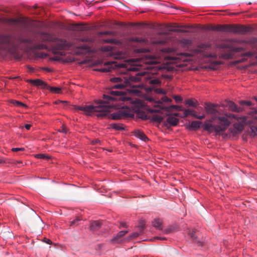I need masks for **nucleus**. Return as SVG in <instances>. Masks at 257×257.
I'll return each mask as SVG.
<instances>
[{"label":"nucleus","mask_w":257,"mask_h":257,"mask_svg":"<svg viewBox=\"0 0 257 257\" xmlns=\"http://www.w3.org/2000/svg\"><path fill=\"white\" fill-rule=\"evenodd\" d=\"M107 94L103 95V99L97 100L96 105H89L86 106H74V109L84 111V114L90 115L97 112L96 115L98 117H107L113 120H118L128 117L130 114L127 110H119L116 112L109 114V112L113 109L114 105L112 103L113 101L121 100L125 99V93L122 91L108 90Z\"/></svg>","instance_id":"obj_1"},{"label":"nucleus","mask_w":257,"mask_h":257,"mask_svg":"<svg viewBox=\"0 0 257 257\" xmlns=\"http://www.w3.org/2000/svg\"><path fill=\"white\" fill-rule=\"evenodd\" d=\"M125 64H121L118 66V72L124 74L118 77H112L110 79L112 82L116 83L112 87L116 89H121L126 87H136L137 85L134 83L142 81L143 79H147L148 75L145 72H135L131 68L125 69Z\"/></svg>","instance_id":"obj_2"},{"label":"nucleus","mask_w":257,"mask_h":257,"mask_svg":"<svg viewBox=\"0 0 257 257\" xmlns=\"http://www.w3.org/2000/svg\"><path fill=\"white\" fill-rule=\"evenodd\" d=\"M236 119V116L232 113H225L222 116L218 117V119L210 121H206L203 125L205 130L209 132H216V134L220 135L223 133L230 124L232 119Z\"/></svg>","instance_id":"obj_3"},{"label":"nucleus","mask_w":257,"mask_h":257,"mask_svg":"<svg viewBox=\"0 0 257 257\" xmlns=\"http://www.w3.org/2000/svg\"><path fill=\"white\" fill-rule=\"evenodd\" d=\"M0 50L9 52L16 59H20L22 57L21 54L17 52L12 37L9 35H0Z\"/></svg>","instance_id":"obj_4"},{"label":"nucleus","mask_w":257,"mask_h":257,"mask_svg":"<svg viewBox=\"0 0 257 257\" xmlns=\"http://www.w3.org/2000/svg\"><path fill=\"white\" fill-rule=\"evenodd\" d=\"M221 32L244 34L251 31V28L244 25H221Z\"/></svg>","instance_id":"obj_5"},{"label":"nucleus","mask_w":257,"mask_h":257,"mask_svg":"<svg viewBox=\"0 0 257 257\" xmlns=\"http://www.w3.org/2000/svg\"><path fill=\"white\" fill-rule=\"evenodd\" d=\"M54 45L52 46V52L55 54H58L61 56L64 55L62 50H67L71 47L73 45L72 43L67 42V41L56 38L55 41L54 42Z\"/></svg>","instance_id":"obj_6"},{"label":"nucleus","mask_w":257,"mask_h":257,"mask_svg":"<svg viewBox=\"0 0 257 257\" xmlns=\"http://www.w3.org/2000/svg\"><path fill=\"white\" fill-rule=\"evenodd\" d=\"M218 106V105L217 104L210 103H205V110L207 114L212 115L211 119H213V120L218 119V117L222 116L224 114V113H223L221 115L220 110L217 109Z\"/></svg>","instance_id":"obj_7"},{"label":"nucleus","mask_w":257,"mask_h":257,"mask_svg":"<svg viewBox=\"0 0 257 257\" xmlns=\"http://www.w3.org/2000/svg\"><path fill=\"white\" fill-rule=\"evenodd\" d=\"M145 63L148 64L150 66L148 68L151 69H154L155 71H158L162 69L161 66L159 64L160 62L158 59L152 56H149L146 57L145 60Z\"/></svg>","instance_id":"obj_8"},{"label":"nucleus","mask_w":257,"mask_h":257,"mask_svg":"<svg viewBox=\"0 0 257 257\" xmlns=\"http://www.w3.org/2000/svg\"><path fill=\"white\" fill-rule=\"evenodd\" d=\"M169 39L166 34H160L152 40V42L155 44L163 45L167 43Z\"/></svg>","instance_id":"obj_9"},{"label":"nucleus","mask_w":257,"mask_h":257,"mask_svg":"<svg viewBox=\"0 0 257 257\" xmlns=\"http://www.w3.org/2000/svg\"><path fill=\"white\" fill-rule=\"evenodd\" d=\"M177 115V113L169 115L167 118L166 121L164 123V125L167 127L176 125L179 122V119L176 117Z\"/></svg>","instance_id":"obj_10"},{"label":"nucleus","mask_w":257,"mask_h":257,"mask_svg":"<svg viewBox=\"0 0 257 257\" xmlns=\"http://www.w3.org/2000/svg\"><path fill=\"white\" fill-rule=\"evenodd\" d=\"M141 117L143 119L150 118L152 121L158 123H160L163 119V117L159 113L153 114L151 116L149 117H148L146 115H143Z\"/></svg>","instance_id":"obj_11"},{"label":"nucleus","mask_w":257,"mask_h":257,"mask_svg":"<svg viewBox=\"0 0 257 257\" xmlns=\"http://www.w3.org/2000/svg\"><path fill=\"white\" fill-rule=\"evenodd\" d=\"M128 231L127 230L120 231L113 238L111 239V242L113 243H120L122 242L121 238Z\"/></svg>","instance_id":"obj_12"},{"label":"nucleus","mask_w":257,"mask_h":257,"mask_svg":"<svg viewBox=\"0 0 257 257\" xmlns=\"http://www.w3.org/2000/svg\"><path fill=\"white\" fill-rule=\"evenodd\" d=\"M226 105L232 111L239 112L242 111L243 110L242 107H238L233 102L231 101H227Z\"/></svg>","instance_id":"obj_13"},{"label":"nucleus","mask_w":257,"mask_h":257,"mask_svg":"<svg viewBox=\"0 0 257 257\" xmlns=\"http://www.w3.org/2000/svg\"><path fill=\"white\" fill-rule=\"evenodd\" d=\"M27 82L37 86H41L43 88H46L48 85L44 81L38 79L35 80L28 79Z\"/></svg>","instance_id":"obj_14"},{"label":"nucleus","mask_w":257,"mask_h":257,"mask_svg":"<svg viewBox=\"0 0 257 257\" xmlns=\"http://www.w3.org/2000/svg\"><path fill=\"white\" fill-rule=\"evenodd\" d=\"M41 39L43 42H54L56 40V37H54L51 34L43 33L41 35Z\"/></svg>","instance_id":"obj_15"},{"label":"nucleus","mask_w":257,"mask_h":257,"mask_svg":"<svg viewBox=\"0 0 257 257\" xmlns=\"http://www.w3.org/2000/svg\"><path fill=\"white\" fill-rule=\"evenodd\" d=\"M102 223L98 221H93L90 223V230L91 231H97L101 227Z\"/></svg>","instance_id":"obj_16"},{"label":"nucleus","mask_w":257,"mask_h":257,"mask_svg":"<svg viewBox=\"0 0 257 257\" xmlns=\"http://www.w3.org/2000/svg\"><path fill=\"white\" fill-rule=\"evenodd\" d=\"M134 135L135 136L138 138L139 139L144 141H146L148 140V138L146 136V135L143 132L140 131V130H136L134 131Z\"/></svg>","instance_id":"obj_17"},{"label":"nucleus","mask_w":257,"mask_h":257,"mask_svg":"<svg viewBox=\"0 0 257 257\" xmlns=\"http://www.w3.org/2000/svg\"><path fill=\"white\" fill-rule=\"evenodd\" d=\"M162 221L160 219H155L152 222L153 226L159 230L162 229Z\"/></svg>","instance_id":"obj_18"},{"label":"nucleus","mask_w":257,"mask_h":257,"mask_svg":"<svg viewBox=\"0 0 257 257\" xmlns=\"http://www.w3.org/2000/svg\"><path fill=\"white\" fill-rule=\"evenodd\" d=\"M201 124V122L199 121H193L191 123L190 127L192 128L193 130H197L200 127V125Z\"/></svg>","instance_id":"obj_19"},{"label":"nucleus","mask_w":257,"mask_h":257,"mask_svg":"<svg viewBox=\"0 0 257 257\" xmlns=\"http://www.w3.org/2000/svg\"><path fill=\"white\" fill-rule=\"evenodd\" d=\"M183 113L184 117H187L190 115L194 117V114H195V111L191 109H184Z\"/></svg>","instance_id":"obj_20"},{"label":"nucleus","mask_w":257,"mask_h":257,"mask_svg":"<svg viewBox=\"0 0 257 257\" xmlns=\"http://www.w3.org/2000/svg\"><path fill=\"white\" fill-rule=\"evenodd\" d=\"M46 88L55 93L59 94L61 92V89L59 87H51L47 85V87Z\"/></svg>","instance_id":"obj_21"},{"label":"nucleus","mask_w":257,"mask_h":257,"mask_svg":"<svg viewBox=\"0 0 257 257\" xmlns=\"http://www.w3.org/2000/svg\"><path fill=\"white\" fill-rule=\"evenodd\" d=\"M148 83L152 85H159L161 84V81L158 79H149L148 80Z\"/></svg>","instance_id":"obj_22"},{"label":"nucleus","mask_w":257,"mask_h":257,"mask_svg":"<svg viewBox=\"0 0 257 257\" xmlns=\"http://www.w3.org/2000/svg\"><path fill=\"white\" fill-rule=\"evenodd\" d=\"M81 219L79 217H77L75 219H73L72 221H70V225H77L78 224V222L80 221Z\"/></svg>","instance_id":"obj_23"},{"label":"nucleus","mask_w":257,"mask_h":257,"mask_svg":"<svg viewBox=\"0 0 257 257\" xmlns=\"http://www.w3.org/2000/svg\"><path fill=\"white\" fill-rule=\"evenodd\" d=\"M11 103H12L15 106L27 107L26 104L19 101L12 100H11Z\"/></svg>","instance_id":"obj_24"},{"label":"nucleus","mask_w":257,"mask_h":257,"mask_svg":"<svg viewBox=\"0 0 257 257\" xmlns=\"http://www.w3.org/2000/svg\"><path fill=\"white\" fill-rule=\"evenodd\" d=\"M47 47L45 44H37L34 46V48L38 50H43L47 49Z\"/></svg>","instance_id":"obj_25"},{"label":"nucleus","mask_w":257,"mask_h":257,"mask_svg":"<svg viewBox=\"0 0 257 257\" xmlns=\"http://www.w3.org/2000/svg\"><path fill=\"white\" fill-rule=\"evenodd\" d=\"M35 157L38 159H49L50 158V157L49 156H46L45 154H38L35 155Z\"/></svg>","instance_id":"obj_26"},{"label":"nucleus","mask_w":257,"mask_h":257,"mask_svg":"<svg viewBox=\"0 0 257 257\" xmlns=\"http://www.w3.org/2000/svg\"><path fill=\"white\" fill-rule=\"evenodd\" d=\"M243 130V127L242 125H237L235 126V128L234 129V132L233 133L237 134L238 133L241 132Z\"/></svg>","instance_id":"obj_27"},{"label":"nucleus","mask_w":257,"mask_h":257,"mask_svg":"<svg viewBox=\"0 0 257 257\" xmlns=\"http://www.w3.org/2000/svg\"><path fill=\"white\" fill-rule=\"evenodd\" d=\"M111 127H112V128H113L116 130H122L124 129L123 127L121 125H120L119 124H116V123L112 124Z\"/></svg>","instance_id":"obj_28"},{"label":"nucleus","mask_w":257,"mask_h":257,"mask_svg":"<svg viewBox=\"0 0 257 257\" xmlns=\"http://www.w3.org/2000/svg\"><path fill=\"white\" fill-rule=\"evenodd\" d=\"M239 104L242 106H250L251 105V102L250 101L241 100L239 101Z\"/></svg>","instance_id":"obj_29"},{"label":"nucleus","mask_w":257,"mask_h":257,"mask_svg":"<svg viewBox=\"0 0 257 257\" xmlns=\"http://www.w3.org/2000/svg\"><path fill=\"white\" fill-rule=\"evenodd\" d=\"M186 104H188L189 106H193V107H196V104L195 102H194V101L192 99H188L186 101Z\"/></svg>","instance_id":"obj_30"},{"label":"nucleus","mask_w":257,"mask_h":257,"mask_svg":"<svg viewBox=\"0 0 257 257\" xmlns=\"http://www.w3.org/2000/svg\"><path fill=\"white\" fill-rule=\"evenodd\" d=\"M112 68V64H111L110 65H109L106 67H104L100 70V71L102 72H110L111 71V69Z\"/></svg>","instance_id":"obj_31"},{"label":"nucleus","mask_w":257,"mask_h":257,"mask_svg":"<svg viewBox=\"0 0 257 257\" xmlns=\"http://www.w3.org/2000/svg\"><path fill=\"white\" fill-rule=\"evenodd\" d=\"M210 47V45L207 44H201L199 46L200 51H203L207 49Z\"/></svg>","instance_id":"obj_32"},{"label":"nucleus","mask_w":257,"mask_h":257,"mask_svg":"<svg viewBox=\"0 0 257 257\" xmlns=\"http://www.w3.org/2000/svg\"><path fill=\"white\" fill-rule=\"evenodd\" d=\"M221 25H217L213 26L211 28V30L215 31L221 32Z\"/></svg>","instance_id":"obj_33"},{"label":"nucleus","mask_w":257,"mask_h":257,"mask_svg":"<svg viewBox=\"0 0 257 257\" xmlns=\"http://www.w3.org/2000/svg\"><path fill=\"white\" fill-rule=\"evenodd\" d=\"M100 35H111L113 34V32L111 31H105V32H101L99 33Z\"/></svg>","instance_id":"obj_34"},{"label":"nucleus","mask_w":257,"mask_h":257,"mask_svg":"<svg viewBox=\"0 0 257 257\" xmlns=\"http://www.w3.org/2000/svg\"><path fill=\"white\" fill-rule=\"evenodd\" d=\"M59 132L63 133H65V134H66L67 133V132H68V129H67V127L65 125H63L61 126V129L59 130Z\"/></svg>","instance_id":"obj_35"},{"label":"nucleus","mask_w":257,"mask_h":257,"mask_svg":"<svg viewBox=\"0 0 257 257\" xmlns=\"http://www.w3.org/2000/svg\"><path fill=\"white\" fill-rule=\"evenodd\" d=\"M141 233V232L140 233H139V232L133 233L131 235H130V239L135 238L137 237Z\"/></svg>","instance_id":"obj_36"},{"label":"nucleus","mask_w":257,"mask_h":257,"mask_svg":"<svg viewBox=\"0 0 257 257\" xmlns=\"http://www.w3.org/2000/svg\"><path fill=\"white\" fill-rule=\"evenodd\" d=\"M103 42L105 43L112 44L115 42V40L113 39H107L103 40Z\"/></svg>","instance_id":"obj_37"},{"label":"nucleus","mask_w":257,"mask_h":257,"mask_svg":"<svg viewBox=\"0 0 257 257\" xmlns=\"http://www.w3.org/2000/svg\"><path fill=\"white\" fill-rule=\"evenodd\" d=\"M145 226V223L143 221H141L140 223L139 227L140 228L141 233H143V228Z\"/></svg>","instance_id":"obj_38"},{"label":"nucleus","mask_w":257,"mask_h":257,"mask_svg":"<svg viewBox=\"0 0 257 257\" xmlns=\"http://www.w3.org/2000/svg\"><path fill=\"white\" fill-rule=\"evenodd\" d=\"M81 41L83 42H92L93 40L92 38H82Z\"/></svg>","instance_id":"obj_39"},{"label":"nucleus","mask_w":257,"mask_h":257,"mask_svg":"<svg viewBox=\"0 0 257 257\" xmlns=\"http://www.w3.org/2000/svg\"><path fill=\"white\" fill-rule=\"evenodd\" d=\"M182 43L185 45H188L191 44V41L189 39H183L182 40Z\"/></svg>","instance_id":"obj_40"},{"label":"nucleus","mask_w":257,"mask_h":257,"mask_svg":"<svg viewBox=\"0 0 257 257\" xmlns=\"http://www.w3.org/2000/svg\"><path fill=\"white\" fill-rule=\"evenodd\" d=\"M24 150V148H13L12 149V151L13 152L23 151Z\"/></svg>","instance_id":"obj_41"},{"label":"nucleus","mask_w":257,"mask_h":257,"mask_svg":"<svg viewBox=\"0 0 257 257\" xmlns=\"http://www.w3.org/2000/svg\"><path fill=\"white\" fill-rule=\"evenodd\" d=\"M133 41H135V42H143V43L145 42V40L144 39L141 38H136L134 39Z\"/></svg>","instance_id":"obj_42"},{"label":"nucleus","mask_w":257,"mask_h":257,"mask_svg":"<svg viewBox=\"0 0 257 257\" xmlns=\"http://www.w3.org/2000/svg\"><path fill=\"white\" fill-rule=\"evenodd\" d=\"M179 107H180L179 106L173 105L170 106L168 108V107H166V109H167V110H170L171 109H178Z\"/></svg>","instance_id":"obj_43"},{"label":"nucleus","mask_w":257,"mask_h":257,"mask_svg":"<svg viewBox=\"0 0 257 257\" xmlns=\"http://www.w3.org/2000/svg\"><path fill=\"white\" fill-rule=\"evenodd\" d=\"M205 117V116L204 114H203L202 115H198L196 113H195V114H194V117L197 118L199 119H202L204 118Z\"/></svg>","instance_id":"obj_44"},{"label":"nucleus","mask_w":257,"mask_h":257,"mask_svg":"<svg viewBox=\"0 0 257 257\" xmlns=\"http://www.w3.org/2000/svg\"><path fill=\"white\" fill-rule=\"evenodd\" d=\"M162 99H163V101H164V102H171L172 101V100L167 96L163 97Z\"/></svg>","instance_id":"obj_45"},{"label":"nucleus","mask_w":257,"mask_h":257,"mask_svg":"<svg viewBox=\"0 0 257 257\" xmlns=\"http://www.w3.org/2000/svg\"><path fill=\"white\" fill-rule=\"evenodd\" d=\"M222 57L224 59H228L231 58V56L229 54H224L222 55Z\"/></svg>","instance_id":"obj_46"},{"label":"nucleus","mask_w":257,"mask_h":257,"mask_svg":"<svg viewBox=\"0 0 257 257\" xmlns=\"http://www.w3.org/2000/svg\"><path fill=\"white\" fill-rule=\"evenodd\" d=\"M174 99L177 102L181 101L182 99L180 96H175Z\"/></svg>","instance_id":"obj_47"},{"label":"nucleus","mask_w":257,"mask_h":257,"mask_svg":"<svg viewBox=\"0 0 257 257\" xmlns=\"http://www.w3.org/2000/svg\"><path fill=\"white\" fill-rule=\"evenodd\" d=\"M79 48L82 50H88L89 49V47L86 45H82L80 47H79Z\"/></svg>","instance_id":"obj_48"},{"label":"nucleus","mask_w":257,"mask_h":257,"mask_svg":"<svg viewBox=\"0 0 257 257\" xmlns=\"http://www.w3.org/2000/svg\"><path fill=\"white\" fill-rule=\"evenodd\" d=\"M38 56L41 58H44L46 56V54L44 53H40L38 54Z\"/></svg>","instance_id":"obj_49"},{"label":"nucleus","mask_w":257,"mask_h":257,"mask_svg":"<svg viewBox=\"0 0 257 257\" xmlns=\"http://www.w3.org/2000/svg\"><path fill=\"white\" fill-rule=\"evenodd\" d=\"M44 241H45L46 243H48V244H51V243H52V241H51V240H50V239H47V238H45V239H44Z\"/></svg>","instance_id":"obj_50"},{"label":"nucleus","mask_w":257,"mask_h":257,"mask_svg":"<svg viewBox=\"0 0 257 257\" xmlns=\"http://www.w3.org/2000/svg\"><path fill=\"white\" fill-rule=\"evenodd\" d=\"M190 237L193 239V240H195V238H196V237L195 236V234H194V232H192V233H190Z\"/></svg>","instance_id":"obj_51"},{"label":"nucleus","mask_w":257,"mask_h":257,"mask_svg":"<svg viewBox=\"0 0 257 257\" xmlns=\"http://www.w3.org/2000/svg\"><path fill=\"white\" fill-rule=\"evenodd\" d=\"M25 127L27 130H29L30 129L31 125L30 124H26L25 125Z\"/></svg>","instance_id":"obj_52"},{"label":"nucleus","mask_w":257,"mask_h":257,"mask_svg":"<svg viewBox=\"0 0 257 257\" xmlns=\"http://www.w3.org/2000/svg\"><path fill=\"white\" fill-rule=\"evenodd\" d=\"M121 227H126L127 226L126 225V223L123 222H120V225L119 226V228H120Z\"/></svg>","instance_id":"obj_53"},{"label":"nucleus","mask_w":257,"mask_h":257,"mask_svg":"<svg viewBox=\"0 0 257 257\" xmlns=\"http://www.w3.org/2000/svg\"><path fill=\"white\" fill-rule=\"evenodd\" d=\"M67 103L66 101H60V100H59V101H57L55 102V104H59V103Z\"/></svg>","instance_id":"obj_54"},{"label":"nucleus","mask_w":257,"mask_h":257,"mask_svg":"<svg viewBox=\"0 0 257 257\" xmlns=\"http://www.w3.org/2000/svg\"><path fill=\"white\" fill-rule=\"evenodd\" d=\"M149 111L151 113H156L158 112L156 109H150Z\"/></svg>","instance_id":"obj_55"},{"label":"nucleus","mask_w":257,"mask_h":257,"mask_svg":"<svg viewBox=\"0 0 257 257\" xmlns=\"http://www.w3.org/2000/svg\"><path fill=\"white\" fill-rule=\"evenodd\" d=\"M207 56L208 57H215L216 55L215 54H209L207 55Z\"/></svg>","instance_id":"obj_56"},{"label":"nucleus","mask_w":257,"mask_h":257,"mask_svg":"<svg viewBox=\"0 0 257 257\" xmlns=\"http://www.w3.org/2000/svg\"><path fill=\"white\" fill-rule=\"evenodd\" d=\"M221 47L222 48H228V45L224 44V45H222Z\"/></svg>","instance_id":"obj_57"},{"label":"nucleus","mask_w":257,"mask_h":257,"mask_svg":"<svg viewBox=\"0 0 257 257\" xmlns=\"http://www.w3.org/2000/svg\"><path fill=\"white\" fill-rule=\"evenodd\" d=\"M252 113H257V110H253L252 111H250V112H249L248 113L249 114H251Z\"/></svg>","instance_id":"obj_58"},{"label":"nucleus","mask_w":257,"mask_h":257,"mask_svg":"<svg viewBox=\"0 0 257 257\" xmlns=\"http://www.w3.org/2000/svg\"><path fill=\"white\" fill-rule=\"evenodd\" d=\"M214 63L216 65H219L221 64V62L220 61H215Z\"/></svg>","instance_id":"obj_59"},{"label":"nucleus","mask_w":257,"mask_h":257,"mask_svg":"<svg viewBox=\"0 0 257 257\" xmlns=\"http://www.w3.org/2000/svg\"><path fill=\"white\" fill-rule=\"evenodd\" d=\"M22 42H23L26 43V42H29V41H28V40H27V39H24V40H22Z\"/></svg>","instance_id":"obj_60"},{"label":"nucleus","mask_w":257,"mask_h":257,"mask_svg":"<svg viewBox=\"0 0 257 257\" xmlns=\"http://www.w3.org/2000/svg\"><path fill=\"white\" fill-rule=\"evenodd\" d=\"M241 49V48H236L235 50V51L239 52Z\"/></svg>","instance_id":"obj_61"},{"label":"nucleus","mask_w":257,"mask_h":257,"mask_svg":"<svg viewBox=\"0 0 257 257\" xmlns=\"http://www.w3.org/2000/svg\"><path fill=\"white\" fill-rule=\"evenodd\" d=\"M254 99L255 100V101L257 102V96L254 97Z\"/></svg>","instance_id":"obj_62"},{"label":"nucleus","mask_w":257,"mask_h":257,"mask_svg":"<svg viewBox=\"0 0 257 257\" xmlns=\"http://www.w3.org/2000/svg\"><path fill=\"white\" fill-rule=\"evenodd\" d=\"M34 7V9H37V8H38V7H37V5H35V6H34V7Z\"/></svg>","instance_id":"obj_63"},{"label":"nucleus","mask_w":257,"mask_h":257,"mask_svg":"<svg viewBox=\"0 0 257 257\" xmlns=\"http://www.w3.org/2000/svg\"><path fill=\"white\" fill-rule=\"evenodd\" d=\"M236 15V14H235V13H231L230 14V16H233V15Z\"/></svg>","instance_id":"obj_64"}]
</instances>
